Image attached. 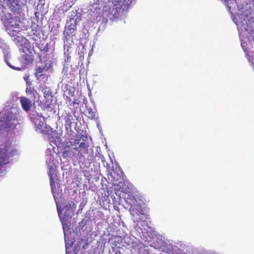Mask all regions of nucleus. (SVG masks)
Returning <instances> with one entry per match:
<instances>
[{
    "mask_svg": "<svg viewBox=\"0 0 254 254\" xmlns=\"http://www.w3.org/2000/svg\"><path fill=\"white\" fill-rule=\"evenodd\" d=\"M65 225V223H64V222H63V227L64 229Z\"/></svg>",
    "mask_w": 254,
    "mask_h": 254,
    "instance_id": "4be33fe9",
    "label": "nucleus"
},
{
    "mask_svg": "<svg viewBox=\"0 0 254 254\" xmlns=\"http://www.w3.org/2000/svg\"><path fill=\"white\" fill-rule=\"evenodd\" d=\"M17 154L16 147L7 140L0 146V173L5 170V166L10 163L11 158Z\"/></svg>",
    "mask_w": 254,
    "mask_h": 254,
    "instance_id": "f03ea898",
    "label": "nucleus"
},
{
    "mask_svg": "<svg viewBox=\"0 0 254 254\" xmlns=\"http://www.w3.org/2000/svg\"><path fill=\"white\" fill-rule=\"evenodd\" d=\"M72 112L73 114L74 115L76 113V111L75 110H74V111H72Z\"/></svg>",
    "mask_w": 254,
    "mask_h": 254,
    "instance_id": "5701e85b",
    "label": "nucleus"
},
{
    "mask_svg": "<svg viewBox=\"0 0 254 254\" xmlns=\"http://www.w3.org/2000/svg\"><path fill=\"white\" fill-rule=\"evenodd\" d=\"M26 92L27 94L30 95L31 97L33 99V104L35 103V100L36 99V94H38L37 91L33 88H27L26 89Z\"/></svg>",
    "mask_w": 254,
    "mask_h": 254,
    "instance_id": "2eb2a0df",
    "label": "nucleus"
},
{
    "mask_svg": "<svg viewBox=\"0 0 254 254\" xmlns=\"http://www.w3.org/2000/svg\"><path fill=\"white\" fill-rule=\"evenodd\" d=\"M44 99L41 104L43 105L44 109L51 108L53 100V96L51 92H48L44 93Z\"/></svg>",
    "mask_w": 254,
    "mask_h": 254,
    "instance_id": "1a4fd4ad",
    "label": "nucleus"
},
{
    "mask_svg": "<svg viewBox=\"0 0 254 254\" xmlns=\"http://www.w3.org/2000/svg\"><path fill=\"white\" fill-rule=\"evenodd\" d=\"M20 52H22L23 53H25V51H24V49H20Z\"/></svg>",
    "mask_w": 254,
    "mask_h": 254,
    "instance_id": "412c9836",
    "label": "nucleus"
},
{
    "mask_svg": "<svg viewBox=\"0 0 254 254\" xmlns=\"http://www.w3.org/2000/svg\"><path fill=\"white\" fill-rule=\"evenodd\" d=\"M82 137L87 139V136H76L73 139L66 141L64 144V150L62 152L64 158H69L72 160H78L83 157L84 154L88 153L89 145L87 143L83 141L80 143Z\"/></svg>",
    "mask_w": 254,
    "mask_h": 254,
    "instance_id": "f257e3e1",
    "label": "nucleus"
},
{
    "mask_svg": "<svg viewBox=\"0 0 254 254\" xmlns=\"http://www.w3.org/2000/svg\"><path fill=\"white\" fill-rule=\"evenodd\" d=\"M129 212L131 215L133 217L134 222L139 223L142 221H144L143 219L145 215L143 213V210L140 205L137 204L133 206H131L129 208Z\"/></svg>",
    "mask_w": 254,
    "mask_h": 254,
    "instance_id": "423d86ee",
    "label": "nucleus"
},
{
    "mask_svg": "<svg viewBox=\"0 0 254 254\" xmlns=\"http://www.w3.org/2000/svg\"><path fill=\"white\" fill-rule=\"evenodd\" d=\"M76 208V205H75L73 201H71L68 202L65 205L64 207V214L63 218V220H65L66 221L68 219V217L70 216L71 213L74 211V209Z\"/></svg>",
    "mask_w": 254,
    "mask_h": 254,
    "instance_id": "6e6552de",
    "label": "nucleus"
},
{
    "mask_svg": "<svg viewBox=\"0 0 254 254\" xmlns=\"http://www.w3.org/2000/svg\"><path fill=\"white\" fill-rule=\"evenodd\" d=\"M126 202L130 206V207L131 206H134L135 205L138 204L137 202L136 199L135 198L134 195L132 194H128V196L125 199Z\"/></svg>",
    "mask_w": 254,
    "mask_h": 254,
    "instance_id": "4468645a",
    "label": "nucleus"
},
{
    "mask_svg": "<svg viewBox=\"0 0 254 254\" xmlns=\"http://www.w3.org/2000/svg\"><path fill=\"white\" fill-rule=\"evenodd\" d=\"M97 4L101 5V7L103 8L106 7L108 5V6L110 7L111 6L113 9L116 10V11L118 12L124 4V1L123 0H98Z\"/></svg>",
    "mask_w": 254,
    "mask_h": 254,
    "instance_id": "39448f33",
    "label": "nucleus"
},
{
    "mask_svg": "<svg viewBox=\"0 0 254 254\" xmlns=\"http://www.w3.org/2000/svg\"><path fill=\"white\" fill-rule=\"evenodd\" d=\"M48 69V68L46 67V65L39 66L36 68V71L35 73V76L37 79H38L42 77L43 74L42 73L44 71H46Z\"/></svg>",
    "mask_w": 254,
    "mask_h": 254,
    "instance_id": "ddd939ff",
    "label": "nucleus"
},
{
    "mask_svg": "<svg viewBox=\"0 0 254 254\" xmlns=\"http://www.w3.org/2000/svg\"><path fill=\"white\" fill-rule=\"evenodd\" d=\"M6 63H7V65H8L9 67H10L11 68L15 69V67H14V66H13L12 65H10V64L8 62H7V61H6Z\"/></svg>",
    "mask_w": 254,
    "mask_h": 254,
    "instance_id": "a211bd4d",
    "label": "nucleus"
},
{
    "mask_svg": "<svg viewBox=\"0 0 254 254\" xmlns=\"http://www.w3.org/2000/svg\"><path fill=\"white\" fill-rule=\"evenodd\" d=\"M86 116L90 119H93L95 118V113L91 108L87 109Z\"/></svg>",
    "mask_w": 254,
    "mask_h": 254,
    "instance_id": "dca6fc26",
    "label": "nucleus"
},
{
    "mask_svg": "<svg viewBox=\"0 0 254 254\" xmlns=\"http://www.w3.org/2000/svg\"><path fill=\"white\" fill-rule=\"evenodd\" d=\"M57 210H58V213H59V215H60L61 214V211L59 209L58 207H57Z\"/></svg>",
    "mask_w": 254,
    "mask_h": 254,
    "instance_id": "aec40b11",
    "label": "nucleus"
},
{
    "mask_svg": "<svg viewBox=\"0 0 254 254\" xmlns=\"http://www.w3.org/2000/svg\"><path fill=\"white\" fill-rule=\"evenodd\" d=\"M77 100H74L73 101V104H78V102H77Z\"/></svg>",
    "mask_w": 254,
    "mask_h": 254,
    "instance_id": "6ab92c4d",
    "label": "nucleus"
},
{
    "mask_svg": "<svg viewBox=\"0 0 254 254\" xmlns=\"http://www.w3.org/2000/svg\"><path fill=\"white\" fill-rule=\"evenodd\" d=\"M20 23L21 20L19 16H12L10 13H8L5 15L4 23L9 30L10 35L13 36L15 35V33L17 32L11 29L14 28H19Z\"/></svg>",
    "mask_w": 254,
    "mask_h": 254,
    "instance_id": "7ed1b4c3",
    "label": "nucleus"
},
{
    "mask_svg": "<svg viewBox=\"0 0 254 254\" xmlns=\"http://www.w3.org/2000/svg\"><path fill=\"white\" fill-rule=\"evenodd\" d=\"M81 20L77 16V11L73 12L70 15L69 20L66 24V26L64 31V33L66 36H70L76 30L77 23Z\"/></svg>",
    "mask_w": 254,
    "mask_h": 254,
    "instance_id": "20e7f679",
    "label": "nucleus"
},
{
    "mask_svg": "<svg viewBox=\"0 0 254 254\" xmlns=\"http://www.w3.org/2000/svg\"><path fill=\"white\" fill-rule=\"evenodd\" d=\"M49 44L46 43V44L44 46L43 48L41 50V51L45 53H47L49 52Z\"/></svg>",
    "mask_w": 254,
    "mask_h": 254,
    "instance_id": "f3484780",
    "label": "nucleus"
},
{
    "mask_svg": "<svg viewBox=\"0 0 254 254\" xmlns=\"http://www.w3.org/2000/svg\"><path fill=\"white\" fill-rule=\"evenodd\" d=\"M48 175L50 178V186L52 191L53 192L56 189V182L55 179L57 177V174L56 173L55 166H49L48 167Z\"/></svg>",
    "mask_w": 254,
    "mask_h": 254,
    "instance_id": "0eeeda50",
    "label": "nucleus"
},
{
    "mask_svg": "<svg viewBox=\"0 0 254 254\" xmlns=\"http://www.w3.org/2000/svg\"><path fill=\"white\" fill-rule=\"evenodd\" d=\"M20 102L22 107L25 111H29L32 107V102L31 100L25 97H21Z\"/></svg>",
    "mask_w": 254,
    "mask_h": 254,
    "instance_id": "f8f14e48",
    "label": "nucleus"
},
{
    "mask_svg": "<svg viewBox=\"0 0 254 254\" xmlns=\"http://www.w3.org/2000/svg\"><path fill=\"white\" fill-rule=\"evenodd\" d=\"M62 117L65 122L64 127L66 130H70L72 125L73 117L69 112H64L62 115Z\"/></svg>",
    "mask_w": 254,
    "mask_h": 254,
    "instance_id": "9d476101",
    "label": "nucleus"
},
{
    "mask_svg": "<svg viewBox=\"0 0 254 254\" xmlns=\"http://www.w3.org/2000/svg\"><path fill=\"white\" fill-rule=\"evenodd\" d=\"M21 0H9V8L14 13L18 12L21 8Z\"/></svg>",
    "mask_w": 254,
    "mask_h": 254,
    "instance_id": "9b49d317",
    "label": "nucleus"
}]
</instances>
